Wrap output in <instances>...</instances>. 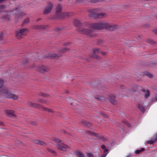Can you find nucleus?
Here are the masks:
<instances>
[{"label":"nucleus","mask_w":157,"mask_h":157,"mask_svg":"<svg viewBox=\"0 0 157 157\" xmlns=\"http://www.w3.org/2000/svg\"><path fill=\"white\" fill-rule=\"evenodd\" d=\"M21 8V6L20 5H17L12 9L9 10L8 12H15V20L17 21L19 18H21L22 17L26 15V14L22 11H20Z\"/></svg>","instance_id":"f257e3e1"},{"label":"nucleus","mask_w":157,"mask_h":157,"mask_svg":"<svg viewBox=\"0 0 157 157\" xmlns=\"http://www.w3.org/2000/svg\"><path fill=\"white\" fill-rule=\"evenodd\" d=\"M33 101H29L27 103L28 105L31 107L38 108L39 109H41L42 111L47 112L48 113H54V111L52 109L47 107H44L42 105L38 103H35Z\"/></svg>","instance_id":"f03ea898"},{"label":"nucleus","mask_w":157,"mask_h":157,"mask_svg":"<svg viewBox=\"0 0 157 157\" xmlns=\"http://www.w3.org/2000/svg\"><path fill=\"white\" fill-rule=\"evenodd\" d=\"M94 98L98 101H106L109 99L110 102L111 104L113 105H116L117 103V101L115 100V98H116L115 96L112 94L108 96L107 97L97 95L94 96Z\"/></svg>","instance_id":"7ed1b4c3"},{"label":"nucleus","mask_w":157,"mask_h":157,"mask_svg":"<svg viewBox=\"0 0 157 157\" xmlns=\"http://www.w3.org/2000/svg\"><path fill=\"white\" fill-rule=\"evenodd\" d=\"M52 140L57 144L56 145L58 149L65 151H67L70 149V147L63 144L62 140L56 138H53Z\"/></svg>","instance_id":"20e7f679"},{"label":"nucleus","mask_w":157,"mask_h":157,"mask_svg":"<svg viewBox=\"0 0 157 157\" xmlns=\"http://www.w3.org/2000/svg\"><path fill=\"white\" fill-rule=\"evenodd\" d=\"M106 22L101 21L96 23H93L89 25V27L94 29L101 30L105 29Z\"/></svg>","instance_id":"39448f33"},{"label":"nucleus","mask_w":157,"mask_h":157,"mask_svg":"<svg viewBox=\"0 0 157 157\" xmlns=\"http://www.w3.org/2000/svg\"><path fill=\"white\" fill-rule=\"evenodd\" d=\"M29 31L27 29H18L15 33L16 38L18 40L21 39L26 35Z\"/></svg>","instance_id":"423d86ee"},{"label":"nucleus","mask_w":157,"mask_h":157,"mask_svg":"<svg viewBox=\"0 0 157 157\" xmlns=\"http://www.w3.org/2000/svg\"><path fill=\"white\" fill-rule=\"evenodd\" d=\"M69 49L68 48H64L60 50L58 53L55 54L52 52L48 54L47 57L58 58L62 56V54L69 51Z\"/></svg>","instance_id":"0eeeda50"},{"label":"nucleus","mask_w":157,"mask_h":157,"mask_svg":"<svg viewBox=\"0 0 157 157\" xmlns=\"http://www.w3.org/2000/svg\"><path fill=\"white\" fill-rule=\"evenodd\" d=\"M78 31L81 33L85 34L90 37H94L96 35V33L90 30L84 28L79 29Z\"/></svg>","instance_id":"6e6552de"},{"label":"nucleus","mask_w":157,"mask_h":157,"mask_svg":"<svg viewBox=\"0 0 157 157\" xmlns=\"http://www.w3.org/2000/svg\"><path fill=\"white\" fill-rule=\"evenodd\" d=\"M98 9L90 10L89 11V16L92 19H98V13L96 12L99 11Z\"/></svg>","instance_id":"1a4fd4ad"},{"label":"nucleus","mask_w":157,"mask_h":157,"mask_svg":"<svg viewBox=\"0 0 157 157\" xmlns=\"http://www.w3.org/2000/svg\"><path fill=\"white\" fill-rule=\"evenodd\" d=\"M53 7V4L50 2H47V5L45 7L43 14L44 15L48 14L51 13Z\"/></svg>","instance_id":"9d476101"},{"label":"nucleus","mask_w":157,"mask_h":157,"mask_svg":"<svg viewBox=\"0 0 157 157\" xmlns=\"http://www.w3.org/2000/svg\"><path fill=\"white\" fill-rule=\"evenodd\" d=\"M34 68L35 69L41 73L48 72L49 71V69L48 67L43 65L35 66Z\"/></svg>","instance_id":"9b49d317"},{"label":"nucleus","mask_w":157,"mask_h":157,"mask_svg":"<svg viewBox=\"0 0 157 157\" xmlns=\"http://www.w3.org/2000/svg\"><path fill=\"white\" fill-rule=\"evenodd\" d=\"M117 26L109 24L106 22L105 29H109L110 31H114L117 28Z\"/></svg>","instance_id":"f8f14e48"},{"label":"nucleus","mask_w":157,"mask_h":157,"mask_svg":"<svg viewBox=\"0 0 157 157\" xmlns=\"http://www.w3.org/2000/svg\"><path fill=\"white\" fill-rule=\"evenodd\" d=\"M70 13H66L64 12H60L59 14V15H55V17L59 18H65V17H69Z\"/></svg>","instance_id":"ddd939ff"},{"label":"nucleus","mask_w":157,"mask_h":157,"mask_svg":"<svg viewBox=\"0 0 157 157\" xmlns=\"http://www.w3.org/2000/svg\"><path fill=\"white\" fill-rule=\"evenodd\" d=\"M48 25H34L32 28L34 29L44 30L47 29Z\"/></svg>","instance_id":"4468645a"},{"label":"nucleus","mask_w":157,"mask_h":157,"mask_svg":"<svg viewBox=\"0 0 157 157\" xmlns=\"http://www.w3.org/2000/svg\"><path fill=\"white\" fill-rule=\"evenodd\" d=\"M6 97L8 98L12 99L14 100H17L19 98L18 95L13 94L10 92H9L7 94Z\"/></svg>","instance_id":"2eb2a0df"},{"label":"nucleus","mask_w":157,"mask_h":157,"mask_svg":"<svg viewBox=\"0 0 157 157\" xmlns=\"http://www.w3.org/2000/svg\"><path fill=\"white\" fill-rule=\"evenodd\" d=\"M15 111L13 110H7L5 111L6 115L11 118L16 117V115L14 113Z\"/></svg>","instance_id":"dca6fc26"},{"label":"nucleus","mask_w":157,"mask_h":157,"mask_svg":"<svg viewBox=\"0 0 157 157\" xmlns=\"http://www.w3.org/2000/svg\"><path fill=\"white\" fill-rule=\"evenodd\" d=\"M9 92L7 88L4 86L3 85V87L0 89V94H4L6 97L7 96V94L9 93Z\"/></svg>","instance_id":"f3484780"},{"label":"nucleus","mask_w":157,"mask_h":157,"mask_svg":"<svg viewBox=\"0 0 157 157\" xmlns=\"http://www.w3.org/2000/svg\"><path fill=\"white\" fill-rule=\"evenodd\" d=\"M74 24L75 26L77 27H80L82 25L81 21L78 19H75L74 20Z\"/></svg>","instance_id":"a211bd4d"},{"label":"nucleus","mask_w":157,"mask_h":157,"mask_svg":"<svg viewBox=\"0 0 157 157\" xmlns=\"http://www.w3.org/2000/svg\"><path fill=\"white\" fill-rule=\"evenodd\" d=\"M62 12L61 6L60 5H58L56 8V12L55 13V15H59V13Z\"/></svg>","instance_id":"6ab92c4d"},{"label":"nucleus","mask_w":157,"mask_h":157,"mask_svg":"<svg viewBox=\"0 0 157 157\" xmlns=\"http://www.w3.org/2000/svg\"><path fill=\"white\" fill-rule=\"evenodd\" d=\"M107 16V14L106 13H98V18L101 19Z\"/></svg>","instance_id":"aec40b11"},{"label":"nucleus","mask_w":157,"mask_h":157,"mask_svg":"<svg viewBox=\"0 0 157 157\" xmlns=\"http://www.w3.org/2000/svg\"><path fill=\"white\" fill-rule=\"evenodd\" d=\"M81 123L84 125H85L86 127L89 128L91 126V124L90 123H89L84 120H82L81 121Z\"/></svg>","instance_id":"412c9836"},{"label":"nucleus","mask_w":157,"mask_h":157,"mask_svg":"<svg viewBox=\"0 0 157 157\" xmlns=\"http://www.w3.org/2000/svg\"><path fill=\"white\" fill-rule=\"evenodd\" d=\"M35 142L36 144L42 145H46V143L42 141L39 140H35Z\"/></svg>","instance_id":"4be33fe9"},{"label":"nucleus","mask_w":157,"mask_h":157,"mask_svg":"<svg viewBox=\"0 0 157 157\" xmlns=\"http://www.w3.org/2000/svg\"><path fill=\"white\" fill-rule=\"evenodd\" d=\"M137 107L138 109L143 113H144L145 112V109L141 105L138 104L137 106Z\"/></svg>","instance_id":"5701e85b"},{"label":"nucleus","mask_w":157,"mask_h":157,"mask_svg":"<svg viewBox=\"0 0 157 157\" xmlns=\"http://www.w3.org/2000/svg\"><path fill=\"white\" fill-rule=\"evenodd\" d=\"M84 132H85V133L91 136H96V135L97 134V133H95L88 131H84Z\"/></svg>","instance_id":"b1692460"},{"label":"nucleus","mask_w":157,"mask_h":157,"mask_svg":"<svg viewBox=\"0 0 157 157\" xmlns=\"http://www.w3.org/2000/svg\"><path fill=\"white\" fill-rule=\"evenodd\" d=\"M92 57L98 60H100L101 59L100 57L99 56L95 53H93L92 54Z\"/></svg>","instance_id":"393cba45"},{"label":"nucleus","mask_w":157,"mask_h":157,"mask_svg":"<svg viewBox=\"0 0 157 157\" xmlns=\"http://www.w3.org/2000/svg\"><path fill=\"white\" fill-rule=\"evenodd\" d=\"M10 18V15L9 14H7L3 16L2 18L5 20L9 21Z\"/></svg>","instance_id":"a878e982"},{"label":"nucleus","mask_w":157,"mask_h":157,"mask_svg":"<svg viewBox=\"0 0 157 157\" xmlns=\"http://www.w3.org/2000/svg\"><path fill=\"white\" fill-rule=\"evenodd\" d=\"M108 151L107 149H105L104 150V153L102 155H99V157H105L107 155V153L106 152Z\"/></svg>","instance_id":"bb28decb"},{"label":"nucleus","mask_w":157,"mask_h":157,"mask_svg":"<svg viewBox=\"0 0 157 157\" xmlns=\"http://www.w3.org/2000/svg\"><path fill=\"white\" fill-rule=\"evenodd\" d=\"M98 134L97 133V134L96 135V136H95L96 137H97L98 139H99L100 140H101L103 141H105L107 139L106 138L102 136H99L98 135Z\"/></svg>","instance_id":"cd10ccee"},{"label":"nucleus","mask_w":157,"mask_h":157,"mask_svg":"<svg viewBox=\"0 0 157 157\" xmlns=\"http://www.w3.org/2000/svg\"><path fill=\"white\" fill-rule=\"evenodd\" d=\"M93 53H95V54H98L99 53H100V49L99 48H95L93 49Z\"/></svg>","instance_id":"c85d7f7f"},{"label":"nucleus","mask_w":157,"mask_h":157,"mask_svg":"<svg viewBox=\"0 0 157 157\" xmlns=\"http://www.w3.org/2000/svg\"><path fill=\"white\" fill-rule=\"evenodd\" d=\"M39 95L44 97L48 98L49 97V95L48 94H46L42 93H39Z\"/></svg>","instance_id":"c756f323"},{"label":"nucleus","mask_w":157,"mask_h":157,"mask_svg":"<svg viewBox=\"0 0 157 157\" xmlns=\"http://www.w3.org/2000/svg\"><path fill=\"white\" fill-rule=\"evenodd\" d=\"M144 92H145V94H144V96L147 98V97L150 96V93L148 90H146V92H145V91Z\"/></svg>","instance_id":"7c9ffc66"},{"label":"nucleus","mask_w":157,"mask_h":157,"mask_svg":"<svg viewBox=\"0 0 157 157\" xmlns=\"http://www.w3.org/2000/svg\"><path fill=\"white\" fill-rule=\"evenodd\" d=\"M145 150L144 148H142L140 150H137L135 151V153L136 154H139L141 152Z\"/></svg>","instance_id":"2f4dec72"},{"label":"nucleus","mask_w":157,"mask_h":157,"mask_svg":"<svg viewBox=\"0 0 157 157\" xmlns=\"http://www.w3.org/2000/svg\"><path fill=\"white\" fill-rule=\"evenodd\" d=\"M47 150L49 152H50L54 154L55 155H56V152L54 150H53L52 149H49L48 148H47Z\"/></svg>","instance_id":"473e14b6"},{"label":"nucleus","mask_w":157,"mask_h":157,"mask_svg":"<svg viewBox=\"0 0 157 157\" xmlns=\"http://www.w3.org/2000/svg\"><path fill=\"white\" fill-rule=\"evenodd\" d=\"M106 1V0H91V2L93 3H96L98 2H102Z\"/></svg>","instance_id":"72a5a7b5"},{"label":"nucleus","mask_w":157,"mask_h":157,"mask_svg":"<svg viewBox=\"0 0 157 157\" xmlns=\"http://www.w3.org/2000/svg\"><path fill=\"white\" fill-rule=\"evenodd\" d=\"M147 42L151 44H156V42L152 40L148 39L147 40Z\"/></svg>","instance_id":"f704fd0d"},{"label":"nucleus","mask_w":157,"mask_h":157,"mask_svg":"<svg viewBox=\"0 0 157 157\" xmlns=\"http://www.w3.org/2000/svg\"><path fill=\"white\" fill-rule=\"evenodd\" d=\"M155 139H154L153 138L151 140L148 141H147V143L148 144H153L154 143L155 141Z\"/></svg>","instance_id":"c9c22d12"},{"label":"nucleus","mask_w":157,"mask_h":157,"mask_svg":"<svg viewBox=\"0 0 157 157\" xmlns=\"http://www.w3.org/2000/svg\"><path fill=\"white\" fill-rule=\"evenodd\" d=\"M29 18H26L24 20V21L23 22V25H25V24H28L29 22Z\"/></svg>","instance_id":"e433bc0d"},{"label":"nucleus","mask_w":157,"mask_h":157,"mask_svg":"<svg viewBox=\"0 0 157 157\" xmlns=\"http://www.w3.org/2000/svg\"><path fill=\"white\" fill-rule=\"evenodd\" d=\"M84 1V0H76L75 2V4H78L83 2Z\"/></svg>","instance_id":"4c0bfd02"},{"label":"nucleus","mask_w":157,"mask_h":157,"mask_svg":"<svg viewBox=\"0 0 157 157\" xmlns=\"http://www.w3.org/2000/svg\"><path fill=\"white\" fill-rule=\"evenodd\" d=\"M145 74L148 77L150 78H152V75L148 72H145Z\"/></svg>","instance_id":"58836bf2"},{"label":"nucleus","mask_w":157,"mask_h":157,"mask_svg":"<svg viewBox=\"0 0 157 157\" xmlns=\"http://www.w3.org/2000/svg\"><path fill=\"white\" fill-rule=\"evenodd\" d=\"M38 102L41 103L46 104L47 101L44 100L39 99L38 100Z\"/></svg>","instance_id":"ea45409f"},{"label":"nucleus","mask_w":157,"mask_h":157,"mask_svg":"<svg viewBox=\"0 0 157 157\" xmlns=\"http://www.w3.org/2000/svg\"><path fill=\"white\" fill-rule=\"evenodd\" d=\"M4 81L2 79H0V89L3 87Z\"/></svg>","instance_id":"a19ab883"},{"label":"nucleus","mask_w":157,"mask_h":157,"mask_svg":"<svg viewBox=\"0 0 157 157\" xmlns=\"http://www.w3.org/2000/svg\"><path fill=\"white\" fill-rule=\"evenodd\" d=\"M77 156L78 157H84L82 154L80 152H78L77 153Z\"/></svg>","instance_id":"79ce46f5"},{"label":"nucleus","mask_w":157,"mask_h":157,"mask_svg":"<svg viewBox=\"0 0 157 157\" xmlns=\"http://www.w3.org/2000/svg\"><path fill=\"white\" fill-rule=\"evenodd\" d=\"M55 113L56 115L57 116H61V113L59 112L56 111Z\"/></svg>","instance_id":"37998d69"},{"label":"nucleus","mask_w":157,"mask_h":157,"mask_svg":"<svg viewBox=\"0 0 157 157\" xmlns=\"http://www.w3.org/2000/svg\"><path fill=\"white\" fill-rule=\"evenodd\" d=\"M3 38V33H0V40H2Z\"/></svg>","instance_id":"c03bdc74"},{"label":"nucleus","mask_w":157,"mask_h":157,"mask_svg":"<svg viewBox=\"0 0 157 157\" xmlns=\"http://www.w3.org/2000/svg\"><path fill=\"white\" fill-rule=\"evenodd\" d=\"M103 41L102 40H98L97 43L99 44H101L102 43Z\"/></svg>","instance_id":"a18cd8bd"},{"label":"nucleus","mask_w":157,"mask_h":157,"mask_svg":"<svg viewBox=\"0 0 157 157\" xmlns=\"http://www.w3.org/2000/svg\"><path fill=\"white\" fill-rule=\"evenodd\" d=\"M100 53H101L102 55L105 56L107 55L106 52H100Z\"/></svg>","instance_id":"49530a36"},{"label":"nucleus","mask_w":157,"mask_h":157,"mask_svg":"<svg viewBox=\"0 0 157 157\" xmlns=\"http://www.w3.org/2000/svg\"><path fill=\"white\" fill-rule=\"evenodd\" d=\"M87 156L88 157H94L93 155L90 153H88L87 154Z\"/></svg>","instance_id":"de8ad7c7"},{"label":"nucleus","mask_w":157,"mask_h":157,"mask_svg":"<svg viewBox=\"0 0 157 157\" xmlns=\"http://www.w3.org/2000/svg\"><path fill=\"white\" fill-rule=\"evenodd\" d=\"M31 124L32 125H34V126H36L37 125V123L35 121H32L31 122Z\"/></svg>","instance_id":"09e8293b"},{"label":"nucleus","mask_w":157,"mask_h":157,"mask_svg":"<svg viewBox=\"0 0 157 157\" xmlns=\"http://www.w3.org/2000/svg\"><path fill=\"white\" fill-rule=\"evenodd\" d=\"M63 29V28H56V30L58 32L62 30Z\"/></svg>","instance_id":"8fccbe9b"},{"label":"nucleus","mask_w":157,"mask_h":157,"mask_svg":"<svg viewBox=\"0 0 157 157\" xmlns=\"http://www.w3.org/2000/svg\"><path fill=\"white\" fill-rule=\"evenodd\" d=\"M5 6L4 5H2L0 6V9L2 10L5 8Z\"/></svg>","instance_id":"3c124183"},{"label":"nucleus","mask_w":157,"mask_h":157,"mask_svg":"<svg viewBox=\"0 0 157 157\" xmlns=\"http://www.w3.org/2000/svg\"><path fill=\"white\" fill-rule=\"evenodd\" d=\"M152 100L153 101H157V95L155 96V97Z\"/></svg>","instance_id":"603ef678"},{"label":"nucleus","mask_w":157,"mask_h":157,"mask_svg":"<svg viewBox=\"0 0 157 157\" xmlns=\"http://www.w3.org/2000/svg\"><path fill=\"white\" fill-rule=\"evenodd\" d=\"M152 31L154 32L157 35V29L153 30Z\"/></svg>","instance_id":"864d4df0"},{"label":"nucleus","mask_w":157,"mask_h":157,"mask_svg":"<svg viewBox=\"0 0 157 157\" xmlns=\"http://www.w3.org/2000/svg\"><path fill=\"white\" fill-rule=\"evenodd\" d=\"M124 123L125 124L127 125L128 127L130 126L129 124H128V123L127 121H124Z\"/></svg>","instance_id":"5fc2aeb1"},{"label":"nucleus","mask_w":157,"mask_h":157,"mask_svg":"<svg viewBox=\"0 0 157 157\" xmlns=\"http://www.w3.org/2000/svg\"><path fill=\"white\" fill-rule=\"evenodd\" d=\"M4 125V123L2 121H0V126H3Z\"/></svg>","instance_id":"6e6d98bb"},{"label":"nucleus","mask_w":157,"mask_h":157,"mask_svg":"<svg viewBox=\"0 0 157 157\" xmlns=\"http://www.w3.org/2000/svg\"><path fill=\"white\" fill-rule=\"evenodd\" d=\"M76 102V101H73V102L71 103V105H74V104Z\"/></svg>","instance_id":"4d7b16f0"},{"label":"nucleus","mask_w":157,"mask_h":157,"mask_svg":"<svg viewBox=\"0 0 157 157\" xmlns=\"http://www.w3.org/2000/svg\"><path fill=\"white\" fill-rule=\"evenodd\" d=\"M153 139L155 140V141L157 140V133L155 134V138Z\"/></svg>","instance_id":"13d9d810"},{"label":"nucleus","mask_w":157,"mask_h":157,"mask_svg":"<svg viewBox=\"0 0 157 157\" xmlns=\"http://www.w3.org/2000/svg\"><path fill=\"white\" fill-rule=\"evenodd\" d=\"M103 116L106 118H109L105 114H103Z\"/></svg>","instance_id":"bf43d9fd"},{"label":"nucleus","mask_w":157,"mask_h":157,"mask_svg":"<svg viewBox=\"0 0 157 157\" xmlns=\"http://www.w3.org/2000/svg\"><path fill=\"white\" fill-rule=\"evenodd\" d=\"M105 145H102L101 146V148L102 149H105Z\"/></svg>","instance_id":"052dcab7"},{"label":"nucleus","mask_w":157,"mask_h":157,"mask_svg":"<svg viewBox=\"0 0 157 157\" xmlns=\"http://www.w3.org/2000/svg\"><path fill=\"white\" fill-rule=\"evenodd\" d=\"M99 115H101L102 116H103V114H104L103 113H102L101 112H99Z\"/></svg>","instance_id":"680f3d73"},{"label":"nucleus","mask_w":157,"mask_h":157,"mask_svg":"<svg viewBox=\"0 0 157 157\" xmlns=\"http://www.w3.org/2000/svg\"><path fill=\"white\" fill-rule=\"evenodd\" d=\"M131 157V155H129L126 157Z\"/></svg>","instance_id":"e2e57ef3"},{"label":"nucleus","mask_w":157,"mask_h":157,"mask_svg":"<svg viewBox=\"0 0 157 157\" xmlns=\"http://www.w3.org/2000/svg\"><path fill=\"white\" fill-rule=\"evenodd\" d=\"M153 63L154 64H156V65H157V62H153Z\"/></svg>","instance_id":"0e129e2a"},{"label":"nucleus","mask_w":157,"mask_h":157,"mask_svg":"<svg viewBox=\"0 0 157 157\" xmlns=\"http://www.w3.org/2000/svg\"><path fill=\"white\" fill-rule=\"evenodd\" d=\"M68 44H69V43L65 44L64 45H68Z\"/></svg>","instance_id":"69168bd1"},{"label":"nucleus","mask_w":157,"mask_h":157,"mask_svg":"<svg viewBox=\"0 0 157 157\" xmlns=\"http://www.w3.org/2000/svg\"><path fill=\"white\" fill-rule=\"evenodd\" d=\"M4 0H0V2H2Z\"/></svg>","instance_id":"338daca9"},{"label":"nucleus","mask_w":157,"mask_h":157,"mask_svg":"<svg viewBox=\"0 0 157 157\" xmlns=\"http://www.w3.org/2000/svg\"><path fill=\"white\" fill-rule=\"evenodd\" d=\"M156 18L157 19V14L156 15Z\"/></svg>","instance_id":"774afa93"}]
</instances>
